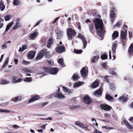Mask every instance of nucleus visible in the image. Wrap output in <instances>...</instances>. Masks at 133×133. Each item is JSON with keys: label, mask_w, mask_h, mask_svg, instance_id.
<instances>
[{"label": "nucleus", "mask_w": 133, "mask_h": 133, "mask_svg": "<svg viewBox=\"0 0 133 133\" xmlns=\"http://www.w3.org/2000/svg\"><path fill=\"white\" fill-rule=\"evenodd\" d=\"M117 42L116 41L114 42L112 44L111 51L113 57L112 60H114L116 58V57L115 53L116 48L117 47Z\"/></svg>", "instance_id": "39448f33"}, {"label": "nucleus", "mask_w": 133, "mask_h": 133, "mask_svg": "<svg viewBox=\"0 0 133 133\" xmlns=\"http://www.w3.org/2000/svg\"><path fill=\"white\" fill-rule=\"evenodd\" d=\"M98 85V83L97 82L95 81L92 84L91 87L92 88H95L97 87Z\"/></svg>", "instance_id": "2f4dec72"}, {"label": "nucleus", "mask_w": 133, "mask_h": 133, "mask_svg": "<svg viewBox=\"0 0 133 133\" xmlns=\"http://www.w3.org/2000/svg\"><path fill=\"white\" fill-rule=\"evenodd\" d=\"M59 88H58V91H59ZM54 96L55 97H57L59 98H64L65 96L61 93L59 92V91H56L54 94Z\"/></svg>", "instance_id": "9d476101"}, {"label": "nucleus", "mask_w": 133, "mask_h": 133, "mask_svg": "<svg viewBox=\"0 0 133 133\" xmlns=\"http://www.w3.org/2000/svg\"><path fill=\"white\" fill-rule=\"evenodd\" d=\"M116 9L115 8H112L110 11L111 13L110 15V18L111 22L112 23L115 20V18L116 17Z\"/></svg>", "instance_id": "20e7f679"}, {"label": "nucleus", "mask_w": 133, "mask_h": 133, "mask_svg": "<svg viewBox=\"0 0 133 133\" xmlns=\"http://www.w3.org/2000/svg\"><path fill=\"white\" fill-rule=\"evenodd\" d=\"M22 98V97L21 96H19L17 97H15L12 98L11 101H12L14 102H18L21 101Z\"/></svg>", "instance_id": "4468645a"}, {"label": "nucleus", "mask_w": 133, "mask_h": 133, "mask_svg": "<svg viewBox=\"0 0 133 133\" xmlns=\"http://www.w3.org/2000/svg\"><path fill=\"white\" fill-rule=\"evenodd\" d=\"M82 51V50H76V49L74 50V52L77 54H81Z\"/></svg>", "instance_id": "09e8293b"}, {"label": "nucleus", "mask_w": 133, "mask_h": 133, "mask_svg": "<svg viewBox=\"0 0 133 133\" xmlns=\"http://www.w3.org/2000/svg\"><path fill=\"white\" fill-rule=\"evenodd\" d=\"M78 37L82 40L84 45L83 48L85 49L87 44V42L85 38L83 35L80 34H79Z\"/></svg>", "instance_id": "0eeeda50"}, {"label": "nucleus", "mask_w": 133, "mask_h": 133, "mask_svg": "<svg viewBox=\"0 0 133 133\" xmlns=\"http://www.w3.org/2000/svg\"><path fill=\"white\" fill-rule=\"evenodd\" d=\"M13 127L14 128H15V129H17V128H20L18 126L16 125H14L13 126Z\"/></svg>", "instance_id": "0e129e2a"}, {"label": "nucleus", "mask_w": 133, "mask_h": 133, "mask_svg": "<svg viewBox=\"0 0 133 133\" xmlns=\"http://www.w3.org/2000/svg\"><path fill=\"white\" fill-rule=\"evenodd\" d=\"M7 43H4L3 45H2V49H5L7 48Z\"/></svg>", "instance_id": "49530a36"}, {"label": "nucleus", "mask_w": 133, "mask_h": 133, "mask_svg": "<svg viewBox=\"0 0 133 133\" xmlns=\"http://www.w3.org/2000/svg\"><path fill=\"white\" fill-rule=\"evenodd\" d=\"M88 125H83V124L82 125V127H81V128L83 129H88Z\"/></svg>", "instance_id": "6e6d98bb"}, {"label": "nucleus", "mask_w": 133, "mask_h": 133, "mask_svg": "<svg viewBox=\"0 0 133 133\" xmlns=\"http://www.w3.org/2000/svg\"><path fill=\"white\" fill-rule=\"evenodd\" d=\"M102 128L109 130H111L113 129V128H111L110 127H109L107 126H104Z\"/></svg>", "instance_id": "4d7b16f0"}, {"label": "nucleus", "mask_w": 133, "mask_h": 133, "mask_svg": "<svg viewBox=\"0 0 133 133\" xmlns=\"http://www.w3.org/2000/svg\"><path fill=\"white\" fill-rule=\"evenodd\" d=\"M99 57L97 56H94L91 58V61L92 63H96L98 61Z\"/></svg>", "instance_id": "393cba45"}, {"label": "nucleus", "mask_w": 133, "mask_h": 133, "mask_svg": "<svg viewBox=\"0 0 133 133\" xmlns=\"http://www.w3.org/2000/svg\"><path fill=\"white\" fill-rule=\"evenodd\" d=\"M122 22L121 21H119L114 26V28H119L122 25Z\"/></svg>", "instance_id": "4c0bfd02"}, {"label": "nucleus", "mask_w": 133, "mask_h": 133, "mask_svg": "<svg viewBox=\"0 0 133 133\" xmlns=\"http://www.w3.org/2000/svg\"><path fill=\"white\" fill-rule=\"evenodd\" d=\"M9 60V58L8 57L6 59L4 64L3 65L2 67L3 68H4L6 66V65H7L8 63Z\"/></svg>", "instance_id": "37998d69"}, {"label": "nucleus", "mask_w": 133, "mask_h": 133, "mask_svg": "<svg viewBox=\"0 0 133 133\" xmlns=\"http://www.w3.org/2000/svg\"><path fill=\"white\" fill-rule=\"evenodd\" d=\"M46 50V51L45 52H44L43 53H44V54L45 55L46 57L47 58H49L50 57V55H49V52H47V50L46 49H45Z\"/></svg>", "instance_id": "de8ad7c7"}, {"label": "nucleus", "mask_w": 133, "mask_h": 133, "mask_svg": "<svg viewBox=\"0 0 133 133\" xmlns=\"http://www.w3.org/2000/svg\"><path fill=\"white\" fill-rule=\"evenodd\" d=\"M40 97V96L38 95L34 96L29 99L28 103H30L38 100L39 99Z\"/></svg>", "instance_id": "2eb2a0df"}, {"label": "nucleus", "mask_w": 133, "mask_h": 133, "mask_svg": "<svg viewBox=\"0 0 133 133\" xmlns=\"http://www.w3.org/2000/svg\"><path fill=\"white\" fill-rule=\"evenodd\" d=\"M105 97L106 99L109 101L113 99L112 97L109 94H107L105 96Z\"/></svg>", "instance_id": "e433bc0d"}, {"label": "nucleus", "mask_w": 133, "mask_h": 133, "mask_svg": "<svg viewBox=\"0 0 133 133\" xmlns=\"http://www.w3.org/2000/svg\"><path fill=\"white\" fill-rule=\"evenodd\" d=\"M43 69L44 71L41 72L39 74L42 75L43 76L46 75L47 73H49L52 75L56 74L58 71V69L56 68L43 67Z\"/></svg>", "instance_id": "f03ea898"}, {"label": "nucleus", "mask_w": 133, "mask_h": 133, "mask_svg": "<svg viewBox=\"0 0 133 133\" xmlns=\"http://www.w3.org/2000/svg\"><path fill=\"white\" fill-rule=\"evenodd\" d=\"M109 76H106L104 77V78L105 80V81H107V82H109L108 81Z\"/></svg>", "instance_id": "680f3d73"}, {"label": "nucleus", "mask_w": 133, "mask_h": 133, "mask_svg": "<svg viewBox=\"0 0 133 133\" xmlns=\"http://www.w3.org/2000/svg\"><path fill=\"white\" fill-rule=\"evenodd\" d=\"M42 20H41L39 21L38 22H36V23L35 24V26H34V27H35L37 26V25H38L39 23H40L41 22H42Z\"/></svg>", "instance_id": "13d9d810"}, {"label": "nucleus", "mask_w": 133, "mask_h": 133, "mask_svg": "<svg viewBox=\"0 0 133 133\" xmlns=\"http://www.w3.org/2000/svg\"><path fill=\"white\" fill-rule=\"evenodd\" d=\"M118 33L117 31H115L113 33L112 35V39L114 40L118 37Z\"/></svg>", "instance_id": "5701e85b"}, {"label": "nucleus", "mask_w": 133, "mask_h": 133, "mask_svg": "<svg viewBox=\"0 0 133 133\" xmlns=\"http://www.w3.org/2000/svg\"><path fill=\"white\" fill-rule=\"evenodd\" d=\"M20 18H18L16 20V23H21L20 22Z\"/></svg>", "instance_id": "e2e57ef3"}, {"label": "nucleus", "mask_w": 133, "mask_h": 133, "mask_svg": "<svg viewBox=\"0 0 133 133\" xmlns=\"http://www.w3.org/2000/svg\"><path fill=\"white\" fill-rule=\"evenodd\" d=\"M19 0H14L13 3L15 5H18L19 4Z\"/></svg>", "instance_id": "a18cd8bd"}, {"label": "nucleus", "mask_w": 133, "mask_h": 133, "mask_svg": "<svg viewBox=\"0 0 133 133\" xmlns=\"http://www.w3.org/2000/svg\"><path fill=\"white\" fill-rule=\"evenodd\" d=\"M123 122H124L127 128L130 130H132V127L127 121L124 120L123 121Z\"/></svg>", "instance_id": "6ab92c4d"}, {"label": "nucleus", "mask_w": 133, "mask_h": 133, "mask_svg": "<svg viewBox=\"0 0 133 133\" xmlns=\"http://www.w3.org/2000/svg\"><path fill=\"white\" fill-rule=\"evenodd\" d=\"M83 101L86 104H89L91 102V100L88 95H86L83 97Z\"/></svg>", "instance_id": "9b49d317"}, {"label": "nucleus", "mask_w": 133, "mask_h": 133, "mask_svg": "<svg viewBox=\"0 0 133 133\" xmlns=\"http://www.w3.org/2000/svg\"><path fill=\"white\" fill-rule=\"evenodd\" d=\"M23 70L25 72L30 73L31 72V70H29L27 68H24L23 69Z\"/></svg>", "instance_id": "5fc2aeb1"}, {"label": "nucleus", "mask_w": 133, "mask_h": 133, "mask_svg": "<svg viewBox=\"0 0 133 133\" xmlns=\"http://www.w3.org/2000/svg\"><path fill=\"white\" fill-rule=\"evenodd\" d=\"M35 54V51H30L29 52L28 57L30 59H32L34 57Z\"/></svg>", "instance_id": "a211bd4d"}, {"label": "nucleus", "mask_w": 133, "mask_h": 133, "mask_svg": "<svg viewBox=\"0 0 133 133\" xmlns=\"http://www.w3.org/2000/svg\"><path fill=\"white\" fill-rule=\"evenodd\" d=\"M102 94V91L101 89L97 90L94 93V95L98 97L101 96Z\"/></svg>", "instance_id": "aec40b11"}, {"label": "nucleus", "mask_w": 133, "mask_h": 133, "mask_svg": "<svg viewBox=\"0 0 133 133\" xmlns=\"http://www.w3.org/2000/svg\"><path fill=\"white\" fill-rule=\"evenodd\" d=\"M128 52L129 54L133 53V43L131 44L129 49Z\"/></svg>", "instance_id": "7c9ffc66"}, {"label": "nucleus", "mask_w": 133, "mask_h": 133, "mask_svg": "<svg viewBox=\"0 0 133 133\" xmlns=\"http://www.w3.org/2000/svg\"><path fill=\"white\" fill-rule=\"evenodd\" d=\"M53 43L52 39H50L48 40L47 44V47L48 48L50 47L51 45Z\"/></svg>", "instance_id": "bb28decb"}, {"label": "nucleus", "mask_w": 133, "mask_h": 133, "mask_svg": "<svg viewBox=\"0 0 133 133\" xmlns=\"http://www.w3.org/2000/svg\"><path fill=\"white\" fill-rule=\"evenodd\" d=\"M22 81V79L21 78H18L17 76L13 77L11 79V82L12 83H16L21 82Z\"/></svg>", "instance_id": "423d86ee"}, {"label": "nucleus", "mask_w": 133, "mask_h": 133, "mask_svg": "<svg viewBox=\"0 0 133 133\" xmlns=\"http://www.w3.org/2000/svg\"><path fill=\"white\" fill-rule=\"evenodd\" d=\"M45 51H46V50L44 49L43 50L40 52L38 54L36 58L37 60L38 59H40L42 58L43 55H44V53L43 52H45Z\"/></svg>", "instance_id": "dca6fc26"}, {"label": "nucleus", "mask_w": 133, "mask_h": 133, "mask_svg": "<svg viewBox=\"0 0 133 133\" xmlns=\"http://www.w3.org/2000/svg\"><path fill=\"white\" fill-rule=\"evenodd\" d=\"M38 32L37 31H35L32 34H31L30 36V39L33 40L36 37L37 35Z\"/></svg>", "instance_id": "412c9836"}, {"label": "nucleus", "mask_w": 133, "mask_h": 133, "mask_svg": "<svg viewBox=\"0 0 133 133\" xmlns=\"http://www.w3.org/2000/svg\"><path fill=\"white\" fill-rule=\"evenodd\" d=\"M127 32V30L124 29L121 30V37L122 40H124L126 39Z\"/></svg>", "instance_id": "6e6552de"}, {"label": "nucleus", "mask_w": 133, "mask_h": 133, "mask_svg": "<svg viewBox=\"0 0 133 133\" xmlns=\"http://www.w3.org/2000/svg\"><path fill=\"white\" fill-rule=\"evenodd\" d=\"M94 22L97 33L99 36L102 38V35L104 34L102 21L99 19L96 18Z\"/></svg>", "instance_id": "f257e3e1"}, {"label": "nucleus", "mask_w": 133, "mask_h": 133, "mask_svg": "<svg viewBox=\"0 0 133 133\" xmlns=\"http://www.w3.org/2000/svg\"><path fill=\"white\" fill-rule=\"evenodd\" d=\"M104 116L108 118L110 117V115L108 113H106L104 114Z\"/></svg>", "instance_id": "774afa93"}, {"label": "nucleus", "mask_w": 133, "mask_h": 133, "mask_svg": "<svg viewBox=\"0 0 133 133\" xmlns=\"http://www.w3.org/2000/svg\"><path fill=\"white\" fill-rule=\"evenodd\" d=\"M94 133H102L101 132L99 131L98 130L95 129V131L94 132Z\"/></svg>", "instance_id": "69168bd1"}, {"label": "nucleus", "mask_w": 133, "mask_h": 133, "mask_svg": "<svg viewBox=\"0 0 133 133\" xmlns=\"http://www.w3.org/2000/svg\"><path fill=\"white\" fill-rule=\"evenodd\" d=\"M100 107L102 109L106 111H109L112 108V107L106 104H102L101 105Z\"/></svg>", "instance_id": "1a4fd4ad"}, {"label": "nucleus", "mask_w": 133, "mask_h": 133, "mask_svg": "<svg viewBox=\"0 0 133 133\" xmlns=\"http://www.w3.org/2000/svg\"><path fill=\"white\" fill-rule=\"evenodd\" d=\"M10 112V111L8 110L0 109V112L9 113Z\"/></svg>", "instance_id": "ea45409f"}, {"label": "nucleus", "mask_w": 133, "mask_h": 133, "mask_svg": "<svg viewBox=\"0 0 133 133\" xmlns=\"http://www.w3.org/2000/svg\"><path fill=\"white\" fill-rule=\"evenodd\" d=\"M11 15H8L6 16L5 17V19L6 21H8L11 18Z\"/></svg>", "instance_id": "c03bdc74"}, {"label": "nucleus", "mask_w": 133, "mask_h": 133, "mask_svg": "<svg viewBox=\"0 0 133 133\" xmlns=\"http://www.w3.org/2000/svg\"><path fill=\"white\" fill-rule=\"evenodd\" d=\"M83 83V82H76L74 84L73 87L74 88H76L77 87H78L81 85Z\"/></svg>", "instance_id": "a878e982"}, {"label": "nucleus", "mask_w": 133, "mask_h": 133, "mask_svg": "<svg viewBox=\"0 0 133 133\" xmlns=\"http://www.w3.org/2000/svg\"><path fill=\"white\" fill-rule=\"evenodd\" d=\"M63 89L64 92H66L69 94H71L72 92V91H71V90H69L64 87H63Z\"/></svg>", "instance_id": "c85d7f7f"}, {"label": "nucleus", "mask_w": 133, "mask_h": 133, "mask_svg": "<svg viewBox=\"0 0 133 133\" xmlns=\"http://www.w3.org/2000/svg\"><path fill=\"white\" fill-rule=\"evenodd\" d=\"M24 81L25 82H30L32 80V79L31 77H26L23 79Z\"/></svg>", "instance_id": "72a5a7b5"}, {"label": "nucleus", "mask_w": 133, "mask_h": 133, "mask_svg": "<svg viewBox=\"0 0 133 133\" xmlns=\"http://www.w3.org/2000/svg\"><path fill=\"white\" fill-rule=\"evenodd\" d=\"M107 70H108V71H109L111 74L114 76H116L117 75V73L115 72V71L116 70V69H114L112 70H111L110 68H107Z\"/></svg>", "instance_id": "4be33fe9"}, {"label": "nucleus", "mask_w": 133, "mask_h": 133, "mask_svg": "<svg viewBox=\"0 0 133 133\" xmlns=\"http://www.w3.org/2000/svg\"><path fill=\"white\" fill-rule=\"evenodd\" d=\"M27 47V46L26 44L23 45L22 46V48L20 47L19 50V51L20 52L21 51L22 52L25 49H26Z\"/></svg>", "instance_id": "f704fd0d"}, {"label": "nucleus", "mask_w": 133, "mask_h": 133, "mask_svg": "<svg viewBox=\"0 0 133 133\" xmlns=\"http://www.w3.org/2000/svg\"><path fill=\"white\" fill-rule=\"evenodd\" d=\"M29 62L28 61H25L24 60H23V63L25 65H26L29 64Z\"/></svg>", "instance_id": "bf43d9fd"}, {"label": "nucleus", "mask_w": 133, "mask_h": 133, "mask_svg": "<svg viewBox=\"0 0 133 133\" xmlns=\"http://www.w3.org/2000/svg\"><path fill=\"white\" fill-rule=\"evenodd\" d=\"M22 26L21 23H16L15 25L12 28V29L15 30L18 29Z\"/></svg>", "instance_id": "b1692460"}, {"label": "nucleus", "mask_w": 133, "mask_h": 133, "mask_svg": "<svg viewBox=\"0 0 133 133\" xmlns=\"http://www.w3.org/2000/svg\"><path fill=\"white\" fill-rule=\"evenodd\" d=\"M48 103V102H43L42 103V105L43 106H45Z\"/></svg>", "instance_id": "052dcab7"}, {"label": "nucleus", "mask_w": 133, "mask_h": 133, "mask_svg": "<svg viewBox=\"0 0 133 133\" xmlns=\"http://www.w3.org/2000/svg\"><path fill=\"white\" fill-rule=\"evenodd\" d=\"M80 72L81 75L84 77L88 73L87 67H83L80 71Z\"/></svg>", "instance_id": "ddd939ff"}, {"label": "nucleus", "mask_w": 133, "mask_h": 133, "mask_svg": "<svg viewBox=\"0 0 133 133\" xmlns=\"http://www.w3.org/2000/svg\"><path fill=\"white\" fill-rule=\"evenodd\" d=\"M4 20L0 17V29L3 26L4 23Z\"/></svg>", "instance_id": "a19ab883"}, {"label": "nucleus", "mask_w": 133, "mask_h": 133, "mask_svg": "<svg viewBox=\"0 0 133 133\" xmlns=\"http://www.w3.org/2000/svg\"><path fill=\"white\" fill-rule=\"evenodd\" d=\"M107 55L104 54L102 55L101 57L102 59H106L107 58Z\"/></svg>", "instance_id": "864d4df0"}, {"label": "nucleus", "mask_w": 133, "mask_h": 133, "mask_svg": "<svg viewBox=\"0 0 133 133\" xmlns=\"http://www.w3.org/2000/svg\"><path fill=\"white\" fill-rule=\"evenodd\" d=\"M5 8V6L4 5L2 2H0V11H3Z\"/></svg>", "instance_id": "c756f323"}, {"label": "nucleus", "mask_w": 133, "mask_h": 133, "mask_svg": "<svg viewBox=\"0 0 133 133\" xmlns=\"http://www.w3.org/2000/svg\"><path fill=\"white\" fill-rule=\"evenodd\" d=\"M110 89L112 90H114L115 89V87L114 84H110Z\"/></svg>", "instance_id": "8fccbe9b"}, {"label": "nucleus", "mask_w": 133, "mask_h": 133, "mask_svg": "<svg viewBox=\"0 0 133 133\" xmlns=\"http://www.w3.org/2000/svg\"><path fill=\"white\" fill-rule=\"evenodd\" d=\"M58 63L61 66H63L64 65V63L63 59H59L58 61Z\"/></svg>", "instance_id": "79ce46f5"}, {"label": "nucleus", "mask_w": 133, "mask_h": 133, "mask_svg": "<svg viewBox=\"0 0 133 133\" xmlns=\"http://www.w3.org/2000/svg\"><path fill=\"white\" fill-rule=\"evenodd\" d=\"M127 96L126 95H123L119 98V100L122 102H125L127 100Z\"/></svg>", "instance_id": "f3484780"}, {"label": "nucleus", "mask_w": 133, "mask_h": 133, "mask_svg": "<svg viewBox=\"0 0 133 133\" xmlns=\"http://www.w3.org/2000/svg\"><path fill=\"white\" fill-rule=\"evenodd\" d=\"M89 29L91 33L92 32L94 28V26L92 24H91L89 26Z\"/></svg>", "instance_id": "3c124183"}, {"label": "nucleus", "mask_w": 133, "mask_h": 133, "mask_svg": "<svg viewBox=\"0 0 133 133\" xmlns=\"http://www.w3.org/2000/svg\"><path fill=\"white\" fill-rule=\"evenodd\" d=\"M65 47L63 45L60 46L56 48V51L58 53H60L63 51H65Z\"/></svg>", "instance_id": "f8f14e48"}, {"label": "nucleus", "mask_w": 133, "mask_h": 133, "mask_svg": "<svg viewBox=\"0 0 133 133\" xmlns=\"http://www.w3.org/2000/svg\"><path fill=\"white\" fill-rule=\"evenodd\" d=\"M75 124L81 127H82V125L83 124V123L80 122L79 121H78L76 122L75 123Z\"/></svg>", "instance_id": "603ef678"}, {"label": "nucleus", "mask_w": 133, "mask_h": 133, "mask_svg": "<svg viewBox=\"0 0 133 133\" xmlns=\"http://www.w3.org/2000/svg\"><path fill=\"white\" fill-rule=\"evenodd\" d=\"M79 77L78 76V75L76 74H75L73 75L72 77L71 78V79L74 81H77L79 78Z\"/></svg>", "instance_id": "cd10ccee"}, {"label": "nucleus", "mask_w": 133, "mask_h": 133, "mask_svg": "<svg viewBox=\"0 0 133 133\" xmlns=\"http://www.w3.org/2000/svg\"><path fill=\"white\" fill-rule=\"evenodd\" d=\"M59 18V17H58L55 18V19L54 21L52 22V23L53 24H55L57 21V20Z\"/></svg>", "instance_id": "338daca9"}, {"label": "nucleus", "mask_w": 133, "mask_h": 133, "mask_svg": "<svg viewBox=\"0 0 133 133\" xmlns=\"http://www.w3.org/2000/svg\"><path fill=\"white\" fill-rule=\"evenodd\" d=\"M67 32L68 39L71 40L75 34V31L71 28L67 29Z\"/></svg>", "instance_id": "7ed1b4c3"}, {"label": "nucleus", "mask_w": 133, "mask_h": 133, "mask_svg": "<svg viewBox=\"0 0 133 133\" xmlns=\"http://www.w3.org/2000/svg\"><path fill=\"white\" fill-rule=\"evenodd\" d=\"M13 24V22H11L7 25L6 29H5V31L6 32H7L8 31L10 28L12 26Z\"/></svg>", "instance_id": "c9c22d12"}, {"label": "nucleus", "mask_w": 133, "mask_h": 133, "mask_svg": "<svg viewBox=\"0 0 133 133\" xmlns=\"http://www.w3.org/2000/svg\"><path fill=\"white\" fill-rule=\"evenodd\" d=\"M1 83H0L1 84H6L9 83L10 82L8 81H7L6 80L3 79Z\"/></svg>", "instance_id": "58836bf2"}, {"label": "nucleus", "mask_w": 133, "mask_h": 133, "mask_svg": "<svg viewBox=\"0 0 133 133\" xmlns=\"http://www.w3.org/2000/svg\"><path fill=\"white\" fill-rule=\"evenodd\" d=\"M56 34L57 35V38H59L63 35V32L62 31H60L58 32H57Z\"/></svg>", "instance_id": "473e14b6"}]
</instances>
